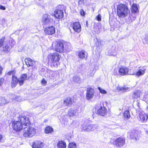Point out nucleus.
Here are the masks:
<instances>
[{
    "label": "nucleus",
    "mask_w": 148,
    "mask_h": 148,
    "mask_svg": "<svg viewBox=\"0 0 148 148\" xmlns=\"http://www.w3.org/2000/svg\"><path fill=\"white\" fill-rule=\"evenodd\" d=\"M139 117L140 121L143 122H146L148 120V115L145 114H140Z\"/></svg>",
    "instance_id": "19"
},
{
    "label": "nucleus",
    "mask_w": 148,
    "mask_h": 148,
    "mask_svg": "<svg viewBox=\"0 0 148 148\" xmlns=\"http://www.w3.org/2000/svg\"><path fill=\"white\" fill-rule=\"evenodd\" d=\"M123 116L125 118L129 119L130 117L129 111L128 110L125 111L123 113Z\"/></svg>",
    "instance_id": "33"
},
{
    "label": "nucleus",
    "mask_w": 148,
    "mask_h": 148,
    "mask_svg": "<svg viewBox=\"0 0 148 148\" xmlns=\"http://www.w3.org/2000/svg\"><path fill=\"white\" fill-rule=\"evenodd\" d=\"M45 33L48 35H51L54 34L55 32V27L53 26L49 27L46 28L44 30Z\"/></svg>",
    "instance_id": "12"
},
{
    "label": "nucleus",
    "mask_w": 148,
    "mask_h": 148,
    "mask_svg": "<svg viewBox=\"0 0 148 148\" xmlns=\"http://www.w3.org/2000/svg\"><path fill=\"white\" fill-rule=\"evenodd\" d=\"M140 91L134 92V97L135 98H137L139 97L140 96Z\"/></svg>",
    "instance_id": "38"
},
{
    "label": "nucleus",
    "mask_w": 148,
    "mask_h": 148,
    "mask_svg": "<svg viewBox=\"0 0 148 148\" xmlns=\"http://www.w3.org/2000/svg\"><path fill=\"white\" fill-rule=\"evenodd\" d=\"M68 148H77V145L75 143H70L69 144Z\"/></svg>",
    "instance_id": "34"
},
{
    "label": "nucleus",
    "mask_w": 148,
    "mask_h": 148,
    "mask_svg": "<svg viewBox=\"0 0 148 148\" xmlns=\"http://www.w3.org/2000/svg\"><path fill=\"white\" fill-rule=\"evenodd\" d=\"M81 131H86V128L87 127V125L85 124H83L81 126Z\"/></svg>",
    "instance_id": "42"
},
{
    "label": "nucleus",
    "mask_w": 148,
    "mask_h": 148,
    "mask_svg": "<svg viewBox=\"0 0 148 148\" xmlns=\"http://www.w3.org/2000/svg\"><path fill=\"white\" fill-rule=\"evenodd\" d=\"M145 42L147 44H148V36L146 37L145 39Z\"/></svg>",
    "instance_id": "48"
},
{
    "label": "nucleus",
    "mask_w": 148,
    "mask_h": 148,
    "mask_svg": "<svg viewBox=\"0 0 148 148\" xmlns=\"http://www.w3.org/2000/svg\"><path fill=\"white\" fill-rule=\"evenodd\" d=\"M146 132V133L147 134H148V131H147V130H146L145 131Z\"/></svg>",
    "instance_id": "54"
},
{
    "label": "nucleus",
    "mask_w": 148,
    "mask_h": 148,
    "mask_svg": "<svg viewBox=\"0 0 148 148\" xmlns=\"http://www.w3.org/2000/svg\"><path fill=\"white\" fill-rule=\"evenodd\" d=\"M94 90L92 88L89 87L87 88L86 95V99L90 100L93 98L94 95Z\"/></svg>",
    "instance_id": "9"
},
{
    "label": "nucleus",
    "mask_w": 148,
    "mask_h": 148,
    "mask_svg": "<svg viewBox=\"0 0 148 148\" xmlns=\"http://www.w3.org/2000/svg\"><path fill=\"white\" fill-rule=\"evenodd\" d=\"M97 112L99 115L104 116L107 112V109L105 107L101 106L100 108L97 110Z\"/></svg>",
    "instance_id": "18"
},
{
    "label": "nucleus",
    "mask_w": 148,
    "mask_h": 148,
    "mask_svg": "<svg viewBox=\"0 0 148 148\" xmlns=\"http://www.w3.org/2000/svg\"><path fill=\"white\" fill-rule=\"evenodd\" d=\"M125 139L123 137H119L116 139L114 141L111 143L112 144L115 145L117 147H123L125 144Z\"/></svg>",
    "instance_id": "8"
},
{
    "label": "nucleus",
    "mask_w": 148,
    "mask_h": 148,
    "mask_svg": "<svg viewBox=\"0 0 148 148\" xmlns=\"http://www.w3.org/2000/svg\"><path fill=\"white\" fill-rule=\"evenodd\" d=\"M57 146L58 148H66V144L64 141L61 140L58 142L57 144Z\"/></svg>",
    "instance_id": "26"
},
{
    "label": "nucleus",
    "mask_w": 148,
    "mask_h": 148,
    "mask_svg": "<svg viewBox=\"0 0 148 148\" xmlns=\"http://www.w3.org/2000/svg\"><path fill=\"white\" fill-rule=\"evenodd\" d=\"M19 83L18 78L17 79L16 76L12 77L11 83V85L12 88H14L17 85L18 83Z\"/></svg>",
    "instance_id": "16"
},
{
    "label": "nucleus",
    "mask_w": 148,
    "mask_h": 148,
    "mask_svg": "<svg viewBox=\"0 0 148 148\" xmlns=\"http://www.w3.org/2000/svg\"><path fill=\"white\" fill-rule=\"evenodd\" d=\"M108 55L109 56H115L116 55V47L115 46H112L111 49L108 50Z\"/></svg>",
    "instance_id": "24"
},
{
    "label": "nucleus",
    "mask_w": 148,
    "mask_h": 148,
    "mask_svg": "<svg viewBox=\"0 0 148 148\" xmlns=\"http://www.w3.org/2000/svg\"><path fill=\"white\" fill-rule=\"evenodd\" d=\"M97 33L98 32V30H97Z\"/></svg>",
    "instance_id": "55"
},
{
    "label": "nucleus",
    "mask_w": 148,
    "mask_h": 148,
    "mask_svg": "<svg viewBox=\"0 0 148 148\" xmlns=\"http://www.w3.org/2000/svg\"><path fill=\"white\" fill-rule=\"evenodd\" d=\"M138 10L137 5L133 4L132 6V12L133 13H136Z\"/></svg>",
    "instance_id": "29"
},
{
    "label": "nucleus",
    "mask_w": 148,
    "mask_h": 148,
    "mask_svg": "<svg viewBox=\"0 0 148 148\" xmlns=\"http://www.w3.org/2000/svg\"><path fill=\"white\" fill-rule=\"evenodd\" d=\"M15 43V42L14 41H13L12 42V43L14 45Z\"/></svg>",
    "instance_id": "53"
},
{
    "label": "nucleus",
    "mask_w": 148,
    "mask_h": 148,
    "mask_svg": "<svg viewBox=\"0 0 148 148\" xmlns=\"http://www.w3.org/2000/svg\"><path fill=\"white\" fill-rule=\"evenodd\" d=\"M23 132L25 137H32L35 134L36 130L34 128L29 126L24 127Z\"/></svg>",
    "instance_id": "6"
},
{
    "label": "nucleus",
    "mask_w": 148,
    "mask_h": 148,
    "mask_svg": "<svg viewBox=\"0 0 148 148\" xmlns=\"http://www.w3.org/2000/svg\"><path fill=\"white\" fill-rule=\"evenodd\" d=\"M72 100L70 98H67L64 101L63 105L64 106H70L72 103Z\"/></svg>",
    "instance_id": "20"
},
{
    "label": "nucleus",
    "mask_w": 148,
    "mask_h": 148,
    "mask_svg": "<svg viewBox=\"0 0 148 148\" xmlns=\"http://www.w3.org/2000/svg\"><path fill=\"white\" fill-rule=\"evenodd\" d=\"M97 127L96 125H87V127L86 128V132H89L95 130Z\"/></svg>",
    "instance_id": "21"
},
{
    "label": "nucleus",
    "mask_w": 148,
    "mask_h": 148,
    "mask_svg": "<svg viewBox=\"0 0 148 148\" xmlns=\"http://www.w3.org/2000/svg\"><path fill=\"white\" fill-rule=\"evenodd\" d=\"M0 9L2 10H5V8L4 6L0 5Z\"/></svg>",
    "instance_id": "47"
},
{
    "label": "nucleus",
    "mask_w": 148,
    "mask_h": 148,
    "mask_svg": "<svg viewBox=\"0 0 148 148\" xmlns=\"http://www.w3.org/2000/svg\"><path fill=\"white\" fill-rule=\"evenodd\" d=\"M118 24H119V22L117 21L115 23L114 20H112L111 21H110V26L112 28H114V29L119 27V25H118Z\"/></svg>",
    "instance_id": "22"
},
{
    "label": "nucleus",
    "mask_w": 148,
    "mask_h": 148,
    "mask_svg": "<svg viewBox=\"0 0 148 148\" xmlns=\"http://www.w3.org/2000/svg\"><path fill=\"white\" fill-rule=\"evenodd\" d=\"M53 129L52 127L50 126H48L45 129V132L48 134L51 132L53 131Z\"/></svg>",
    "instance_id": "31"
},
{
    "label": "nucleus",
    "mask_w": 148,
    "mask_h": 148,
    "mask_svg": "<svg viewBox=\"0 0 148 148\" xmlns=\"http://www.w3.org/2000/svg\"><path fill=\"white\" fill-rule=\"evenodd\" d=\"M3 138L2 135L0 134V142H2V140Z\"/></svg>",
    "instance_id": "51"
},
{
    "label": "nucleus",
    "mask_w": 148,
    "mask_h": 148,
    "mask_svg": "<svg viewBox=\"0 0 148 148\" xmlns=\"http://www.w3.org/2000/svg\"><path fill=\"white\" fill-rule=\"evenodd\" d=\"M95 73V72H94V69L91 70L88 73L87 75L91 77H92Z\"/></svg>",
    "instance_id": "39"
},
{
    "label": "nucleus",
    "mask_w": 148,
    "mask_h": 148,
    "mask_svg": "<svg viewBox=\"0 0 148 148\" xmlns=\"http://www.w3.org/2000/svg\"><path fill=\"white\" fill-rule=\"evenodd\" d=\"M134 14L133 13L132 14H130L129 16V19L131 20V22L134 21L136 18Z\"/></svg>",
    "instance_id": "35"
},
{
    "label": "nucleus",
    "mask_w": 148,
    "mask_h": 148,
    "mask_svg": "<svg viewBox=\"0 0 148 148\" xmlns=\"http://www.w3.org/2000/svg\"><path fill=\"white\" fill-rule=\"evenodd\" d=\"M84 0H79L78 2V3L79 5L82 4V3H84Z\"/></svg>",
    "instance_id": "49"
},
{
    "label": "nucleus",
    "mask_w": 148,
    "mask_h": 148,
    "mask_svg": "<svg viewBox=\"0 0 148 148\" xmlns=\"http://www.w3.org/2000/svg\"><path fill=\"white\" fill-rule=\"evenodd\" d=\"M68 43L62 41H58L53 42L52 45L54 49L56 51L60 53L64 52L65 50H67L70 46Z\"/></svg>",
    "instance_id": "2"
},
{
    "label": "nucleus",
    "mask_w": 148,
    "mask_h": 148,
    "mask_svg": "<svg viewBox=\"0 0 148 148\" xmlns=\"http://www.w3.org/2000/svg\"><path fill=\"white\" fill-rule=\"evenodd\" d=\"M15 71L14 70L12 71H9L8 73V74L9 75H12V77H13V76H16L15 75Z\"/></svg>",
    "instance_id": "37"
},
{
    "label": "nucleus",
    "mask_w": 148,
    "mask_h": 148,
    "mask_svg": "<svg viewBox=\"0 0 148 148\" xmlns=\"http://www.w3.org/2000/svg\"><path fill=\"white\" fill-rule=\"evenodd\" d=\"M13 129L16 131L21 130L23 126H27L30 125V122L28 118L25 116H20L18 121H14L12 123Z\"/></svg>",
    "instance_id": "1"
},
{
    "label": "nucleus",
    "mask_w": 148,
    "mask_h": 148,
    "mask_svg": "<svg viewBox=\"0 0 148 148\" xmlns=\"http://www.w3.org/2000/svg\"><path fill=\"white\" fill-rule=\"evenodd\" d=\"M115 75H116V74H114Z\"/></svg>",
    "instance_id": "56"
},
{
    "label": "nucleus",
    "mask_w": 148,
    "mask_h": 148,
    "mask_svg": "<svg viewBox=\"0 0 148 148\" xmlns=\"http://www.w3.org/2000/svg\"><path fill=\"white\" fill-rule=\"evenodd\" d=\"M64 13L63 11L61 10H56L54 11V14L53 15L55 18L59 19L62 18L63 16Z\"/></svg>",
    "instance_id": "11"
},
{
    "label": "nucleus",
    "mask_w": 148,
    "mask_h": 148,
    "mask_svg": "<svg viewBox=\"0 0 148 148\" xmlns=\"http://www.w3.org/2000/svg\"><path fill=\"white\" fill-rule=\"evenodd\" d=\"M80 14L82 16H84L85 15V12L83 10H81L80 12Z\"/></svg>",
    "instance_id": "45"
},
{
    "label": "nucleus",
    "mask_w": 148,
    "mask_h": 148,
    "mask_svg": "<svg viewBox=\"0 0 148 148\" xmlns=\"http://www.w3.org/2000/svg\"><path fill=\"white\" fill-rule=\"evenodd\" d=\"M5 38L4 37H2L0 40V48L3 45V42L5 40Z\"/></svg>",
    "instance_id": "41"
},
{
    "label": "nucleus",
    "mask_w": 148,
    "mask_h": 148,
    "mask_svg": "<svg viewBox=\"0 0 148 148\" xmlns=\"http://www.w3.org/2000/svg\"><path fill=\"white\" fill-rule=\"evenodd\" d=\"M25 62L28 66H33L35 64V61L30 58H26L25 59Z\"/></svg>",
    "instance_id": "23"
},
{
    "label": "nucleus",
    "mask_w": 148,
    "mask_h": 148,
    "mask_svg": "<svg viewBox=\"0 0 148 148\" xmlns=\"http://www.w3.org/2000/svg\"><path fill=\"white\" fill-rule=\"evenodd\" d=\"M117 89L118 90L122 92H125L127 90H129L130 89V88L125 86L124 87L118 86Z\"/></svg>",
    "instance_id": "28"
},
{
    "label": "nucleus",
    "mask_w": 148,
    "mask_h": 148,
    "mask_svg": "<svg viewBox=\"0 0 148 148\" xmlns=\"http://www.w3.org/2000/svg\"><path fill=\"white\" fill-rule=\"evenodd\" d=\"M73 81L74 82L80 83L81 82L80 78L79 76L75 75L73 77Z\"/></svg>",
    "instance_id": "30"
},
{
    "label": "nucleus",
    "mask_w": 148,
    "mask_h": 148,
    "mask_svg": "<svg viewBox=\"0 0 148 148\" xmlns=\"http://www.w3.org/2000/svg\"><path fill=\"white\" fill-rule=\"evenodd\" d=\"M8 103V101H6L4 97H0V105L1 104H5Z\"/></svg>",
    "instance_id": "32"
},
{
    "label": "nucleus",
    "mask_w": 148,
    "mask_h": 148,
    "mask_svg": "<svg viewBox=\"0 0 148 148\" xmlns=\"http://www.w3.org/2000/svg\"><path fill=\"white\" fill-rule=\"evenodd\" d=\"M98 89L99 90L100 93L103 94L107 93V91L105 90L102 89L100 87H98Z\"/></svg>",
    "instance_id": "40"
},
{
    "label": "nucleus",
    "mask_w": 148,
    "mask_h": 148,
    "mask_svg": "<svg viewBox=\"0 0 148 148\" xmlns=\"http://www.w3.org/2000/svg\"><path fill=\"white\" fill-rule=\"evenodd\" d=\"M130 137L131 139L136 141L138 137V132L137 131L133 130L130 133Z\"/></svg>",
    "instance_id": "13"
},
{
    "label": "nucleus",
    "mask_w": 148,
    "mask_h": 148,
    "mask_svg": "<svg viewBox=\"0 0 148 148\" xmlns=\"http://www.w3.org/2000/svg\"><path fill=\"white\" fill-rule=\"evenodd\" d=\"M4 81V79L3 78H0V86H1L3 84Z\"/></svg>",
    "instance_id": "46"
},
{
    "label": "nucleus",
    "mask_w": 148,
    "mask_h": 148,
    "mask_svg": "<svg viewBox=\"0 0 148 148\" xmlns=\"http://www.w3.org/2000/svg\"><path fill=\"white\" fill-rule=\"evenodd\" d=\"M101 14H99L96 17V19L99 21L101 20Z\"/></svg>",
    "instance_id": "43"
},
{
    "label": "nucleus",
    "mask_w": 148,
    "mask_h": 148,
    "mask_svg": "<svg viewBox=\"0 0 148 148\" xmlns=\"http://www.w3.org/2000/svg\"><path fill=\"white\" fill-rule=\"evenodd\" d=\"M4 48H5V51L6 50L8 51L11 49L10 47L8 46V45H5Z\"/></svg>",
    "instance_id": "44"
},
{
    "label": "nucleus",
    "mask_w": 148,
    "mask_h": 148,
    "mask_svg": "<svg viewBox=\"0 0 148 148\" xmlns=\"http://www.w3.org/2000/svg\"><path fill=\"white\" fill-rule=\"evenodd\" d=\"M12 96L14 97L13 98V100H16L17 101L19 102L21 101L22 100L21 97L20 96H16L14 95H12Z\"/></svg>",
    "instance_id": "36"
},
{
    "label": "nucleus",
    "mask_w": 148,
    "mask_h": 148,
    "mask_svg": "<svg viewBox=\"0 0 148 148\" xmlns=\"http://www.w3.org/2000/svg\"><path fill=\"white\" fill-rule=\"evenodd\" d=\"M128 68L124 66L120 67L118 69L119 74L122 75H127L129 71Z\"/></svg>",
    "instance_id": "10"
},
{
    "label": "nucleus",
    "mask_w": 148,
    "mask_h": 148,
    "mask_svg": "<svg viewBox=\"0 0 148 148\" xmlns=\"http://www.w3.org/2000/svg\"><path fill=\"white\" fill-rule=\"evenodd\" d=\"M43 146L42 143L39 141H35L33 142L32 147L33 148H42Z\"/></svg>",
    "instance_id": "17"
},
{
    "label": "nucleus",
    "mask_w": 148,
    "mask_h": 148,
    "mask_svg": "<svg viewBox=\"0 0 148 148\" xmlns=\"http://www.w3.org/2000/svg\"><path fill=\"white\" fill-rule=\"evenodd\" d=\"M73 28L76 32L79 33L81 30V26L79 22H75L73 24Z\"/></svg>",
    "instance_id": "15"
},
{
    "label": "nucleus",
    "mask_w": 148,
    "mask_h": 148,
    "mask_svg": "<svg viewBox=\"0 0 148 148\" xmlns=\"http://www.w3.org/2000/svg\"><path fill=\"white\" fill-rule=\"evenodd\" d=\"M86 26H87V27H88V21H86Z\"/></svg>",
    "instance_id": "52"
},
{
    "label": "nucleus",
    "mask_w": 148,
    "mask_h": 148,
    "mask_svg": "<svg viewBox=\"0 0 148 148\" xmlns=\"http://www.w3.org/2000/svg\"><path fill=\"white\" fill-rule=\"evenodd\" d=\"M53 15L51 16L47 14H44L42 17V22L44 25H50L53 24Z\"/></svg>",
    "instance_id": "5"
},
{
    "label": "nucleus",
    "mask_w": 148,
    "mask_h": 148,
    "mask_svg": "<svg viewBox=\"0 0 148 148\" xmlns=\"http://www.w3.org/2000/svg\"><path fill=\"white\" fill-rule=\"evenodd\" d=\"M61 56L59 53H54L48 55L47 56L48 62L51 64V66L57 67L59 64V61Z\"/></svg>",
    "instance_id": "3"
},
{
    "label": "nucleus",
    "mask_w": 148,
    "mask_h": 148,
    "mask_svg": "<svg viewBox=\"0 0 148 148\" xmlns=\"http://www.w3.org/2000/svg\"><path fill=\"white\" fill-rule=\"evenodd\" d=\"M41 82L42 84H46L47 83V82L44 79H43V80H42L41 81Z\"/></svg>",
    "instance_id": "50"
},
{
    "label": "nucleus",
    "mask_w": 148,
    "mask_h": 148,
    "mask_svg": "<svg viewBox=\"0 0 148 148\" xmlns=\"http://www.w3.org/2000/svg\"><path fill=\"white\" fill-rule=\"evenodd\" d=\"M27 75L26 74H23L21 75L18 78L19 84L20 86H22L24 82L27 79Z\"/></svg>",
    "instance_id": "14"
},
{
    "label": "nucleus",
    "mask_w": 148,
    "mask_h": 148,
    "mask_svg": "<svg viewBox=\"0 0 148 148\" xmlns=\"http://www.w3.org/2000/svg\"><path fill=\"white\" fill-rule=\"evenodd\" d=\"M79 109V112L82 111V109L81 107L75 106L73 108L70 109L68 111V114L70 117L73 116L77 114Z\"/></svg>",
    "instance_id": "7"
},
{
    "label": "nucleus",
    "mask_w": 148,
    "mask_h": 148,
    "mask_svg": "<svg viewBox=\"0 0 148 148\" xmlns=\"http://www.w3.org/2000/svg\"><path fill=\"white\" fill-rule=\"evenodd\" d=\"M78 56L81 58H85L87 57V53L85 51H82L79 52Z\"/></svg>",
    "instance_id": "27"
},
{
    "label": "nucleus",
    "mask_w": 148,
    "mask_h": 148,
    "mask_svg": "<svg viewBox=\"0 0 148 148\" xmlns=\"http://www.w3.org/2000/svg\"><path fill=\"white\" fill-rule=\"evenodd\" d=\"M118 16L121 18H124L128 16L130 11L127 6L125 4H120L117 8Z\"/></svg>",
    "instance_id": "4"
},
{
    "label": "nucleus",
    "mask_w": 148,
    "mask_h": 148,
    "mask_svg": "<svg viewBox=\"0 0 148 148\" xmlns=\"http://www.w3.org/2000/svg\"><path fill=\"white\" fill-rule=\"evenodd\" d=\"M146 69L143 68L139 69L136 74L134 73L133 75H136L138 76H140L143 75L145 73Z\"/></svg>",
    "instance_id": "25"
}]
</instances>
